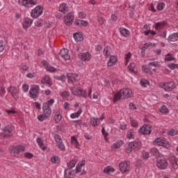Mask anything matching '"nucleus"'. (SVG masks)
I'll return each instance as SVG.
<instances>
[{
	"label": "nucleus",
	"instance_id": "69168bd1",
	"mask_svg": "<svg viewBox=\"0 0 178 178\" xmlns=\"http://www.w3.org/2000/svg\"><path fill=\"white\" fill-rule=\"evenodd\" d=\"M55 102V100L54 99H51L47 102V104L49 106H51V105H54V103Z\"/></svg>",
	"mask_w": 178,
	"mask_h": 178
},
{
	"label": "nucleus",
	"instance_id": "58836bf2",
	"mask_svg": "<svg viewBox=\"0 0 178 178\" xmlns=\"http://www.w3.org/2000/svg\"><path fill=\"white\" fill-rule=\"evenodd\" d=\"M140 84L142 87L146 88L147 86H149V81L146 79H141L140 81Z\"/></svg>",
	"mask_w": 178,
	"mask_h": 178
},
{
	"label": "nucleus",
	"instance_id": "cd10ccee",
	"mask_svg": "<svg viewBox=\"0 0 178 178\" xmlns=\"http://www.w3.org/2000/svg\"><path fill=\"white\" fill-rule=\"evenodd\" d=\"M73 37L75 40V41H76V42H80L81 41H83V40H84V38H83V35L80 34V33H74Z\"/></svg>",
	"mask_w": 178,
	"mask_h": 178
},
{
	"label": "nucleus",
	"instance_id": "412c9836",
	"mask_svg": "<svg viewBox=\"0 0 178 178\" xmlns=\"http://www.w3.org/2000/svg\"><path fill=\"white\" fill-rule=\"evenodd\" d=\"M32 24H33V19L29 17H26L24 19L23 27L24 29H29V27H30V26H31Z\"/></svg>",
	"mask_w": 178,
	"mask_h": 178
},
{
	"label": "nucleus",
	"instance_id": "bb28decb",
	"mask_svg": "<svg viewBox=\"0 0 178 178\" xmlns=\"http://www.w3.org/2000/svg\"><path fill=\"white\" fill-rule=\"evenodd\" d=\"M36 141L40 147V148H41V149H43V151H45V149H47V147H45L44 145V140H42V138H38L36 139Z\"/></svg>",
	"mask_w": 178,
	"mask_h": 178
},
{
	"label": "nucleus",
	"instance_id": "9d476101",
	"mask_svg": "<svg viewBox=\"0 0 178 178\" xmlns=\"http://www.w3.org/2000/svg\"><path fill=\"white\" fill-rule=\"evenodd\" d=\"M54 139L56 143H57V147L60 149L61 151H64L65 149V145H63V142L62 141V138L59 134H56L54 135Z\"/></svg>",
	"mask_w": 178,
	"mask_h": 178
},
{
	"label": "nucleus",
	"instance_id": "680f3d73",
	"mask_svg": "<svg viewBox=\"0 0 178 178\" xmlns=\"http://www.w3.org/2000/svg\"><path fill=\"white\" fill-rule=\"evenodd\" d=\"M142 70L145 73H149V68H148L147 66H143Z\"/></svg>",
	"mask_w": 178,
	"mask_h": 178
},
{
	"label": "nucleus",
	"instance_id": "c756f323",
	"mask_svg": "<svg viewBox=\"0 0 178 178\" xmlns=\"http://www.w3.org/2000/svg\"><path fill=\"white\" fill-rule=\"evenodd\" d=\"M120 33L121 35H122L123 37H129V35H130V33L129 32V30L124 28H120Z\"/></svg>",
	"mask_w": 178,
	"mask_h": 178
},
{
	"label": "nucleus",
	"instance_id": "f8f14e48",
	"mask_svg": "<svg viewBox=\"0 0 178 178\" xmlns=\"http://www.w3.org/2000/svg\"><path fill=\"white\" fill-rule=\"evenodd\" d=\"M24 152V147H23V145H17L14 147L11 151H10V154L11 155H20V152Z\"/></svg>",
	"mask_w": 178,
	"mask_h": 178
},
{
	"label": "nucleus",
	"instance_id": "7ed1b4c3",
	"mask_svg": "<svg viewBox=\"0 0 178 178\" xmlns=\"http://www.w3.org/2000/svg\"><path fill=\"white\" fill-rule=\"evenodd\" d=\"M156 166L161 170L168 168V161L165 157L159 156L156 159Z\"/></svg>",
	"mask_w": 178,
	"mask_h": 178
},
{
	"label": "nucleus",
	"instance_id": "dca6fc26",
	"mask_svg": "<svg viewBox=\"0 0 178 178\" xmlns=\"http://www.w3.org/2000/svg\"><path fill=\"white\" fill-rule=\"evenodd\" d=\"M67 52H69V50H67V49H62L60 51L59 55L65 60H69V59H70V56L69 55V54H67Z\"/></svg>",
	"mask_w": 178,
	"mask_h": 178
},
{
	"label": "nucleus",
	"instance_id": "5fc2aeb1",
	"mask_svg": "<svg viewBox=\"0 0 178 178\" xmlns=\"http://www.w3.org/2000/svg\"><path fill=\"white\" fill-rule=\"evenodd\" d=\"M22 5L25 6V8H29V0H21Z\"/></svg>",
	"mask_w": 178,
	"mask_h": 178
},
{
	"label": "nucleus",
	"instance_id": "13d9d810",
	"mask_svg": "<svg viewBox=\"0 0 178 178\" xmlns=\"http://www.w3.org/2000/svg\"><path fill=\"white\" fill-rule=\"evenodd\" d=\"M127 125H126V124H124V122H121L120 125V129L121 130H126V129H127Z\"/></svg>",
	"mask_w": 178,
	"mask_h": 178
},
{
	"label": "nucleus",
	"instance_id": "6e6d98bb",
	"mask_svg": "<svg viewBox=\"0 0 178 178\" xmlns=\"http://www.w3.org/2000/svg\"><path fill=\"white\" fill-rule=\"evenodd\" d=\"M60 96H61L63 99L67 98V97H69V92L65 91V92H62V93L60 94Z\"/></svg>",
	"mask_w": 178,
	"mask_h": 178
},
{
	"label": "nucleus",
	"instance_id": "e433bc0d",
	"mask_svg": "<svg viewBox=\"0 0 178 178\" xmlns=\"http://www.w3.org/2000/svg\"><path fill=\"white\" fill-rule=\"evenodd\" d=\"M104 173L106 175H109L111 172H115V169L113 168H111L109 166L105 167L104 169Z\"/></svg>",
	"mask_w": 178,
	"mask_h": 178
},
{
	"label": "nucleus",
	"instance_id": "2f4dec72",
	"mask_svg": "<svg viewBox=\"0 0 178 178\" xmlns=\"http://www.w3.org/2000/svg\"><path fill=\"white\" fill-rule=\"evenodd\" d=\"M83 112V110L81 109V108H80L78 111V112L72 113L70 115V118L71 119H76V118H79V116H80V115H81V113Z\"/></svg>",
	"mask_w": 178,
	"mask_h": 178
},
{
	"label": "nucleus",
	"instance_id": "5701e85b",
	"mask_svg": "<svg viewBox=\"0 0 178 178\" xmlns=\"http://www.w3.org/2000/svg\"><path fill=\"white\" fill-rule=\"evenodd\" d=\"M84 165H86L85 160H82L81 161H80L76 165L75 173H76V174L80 173V172H81V168H83V166H84Z\"/></svg>",
	"mask_w": 178,
	"mask_h": 178
},
{
	"label": "nucleus",
	"instance_id": "37998d69",
	"mask_svg": "<svg viewBox=\"0 0 178 178\" xmlns=\"http://www.w3.org/2000/svg\"><path fill=\"white\" fill-rule=\"evenodd\" d=\"M51 113H52V110L51 108L43 110V114L46 116V118H50Z\"/></svg>",
	"mask_w": 178,
	"mask_h": 178
},
{
	"label": "nucleus",
	"instance_id": "e2e57ef3",
	"mask_svg": "<svg viewBox=\"0 0 178 178\" xmlns=\"http://www.w3.org/2000/svg\"><path fill=\"white\" fill-rule=\"evenodd\" d=\"M47 109H50L49 106L47 103H44L42 105V110L46 111Z\"/></svg>",
	"mask_w": 178,
	"mask_h": 178
},
{
	"label": "nucleus",
	"instance_id": "72a5a7b5",
	"mask_svg": "<svg viewBox=\"0 0 178 178\" xmlns=\"http://www.w3.org/2000/svg\"><path fill=\"white\" fill-rule=\"evenodd\" d=\"M128 69L130 72H132V73H134L135 74L137 73V69L136 68V64L131 63L128 66Z\"/></svg>",
	"mask_w": 178,
	"mask_h": 178
},
{
	"label": "nucleus",
	"instance_id": "aec40b11",
	"mask_svg": "<svg viewBox=\"0 0 178 178\" xmlns=\"http://www.w3.org/2000/svg\"><path fill=\"white\" fill-rule=\"evenodd\" d=\"M170 163H171L172 169H175V170L178 169L177 160L175 156H171L170 158Z\"/></svg>",
	"mask_w": 178,
	"mask_h": 178
},
{
	"label": "nucleus",
	"instance_id": "6ab92c4d",
	"mask_svg": "<svg viewBox=\"0 0 178 178\" xmlns=\"http://www.w3.org/2000/svg\"><path fill=\"white\" fill-rule=\"evenodd\" d=\"M74 24L75 26H78V27H87L88 26V22L83 19H76Z\"/></svg>",
	"mask_w": 178,
	"mask_h": 178
},
{
	"label": "nucleus",
	"instance_id": "c03bdc74",
	"mask_svg": "<svg viewBox=\"0 0 178 178\" xmlns=\"http://www.w3.org/2000/svg\"><path fill=\"white\" fill-rule=\"evenodd\" d=\"M76 161L74 160H72L71 161H70L69 163H67V166H68V168L67 169H73V168H74V166H76Z\"/></svg>",
	"mask_w": 178,
	"mask_h": 178
},
{
	"label": "nucleus",
	"instance_id": "20e7f679",
	"mask_svg": "<svg viewBox=\"0 0 178 178\" xmlns=\"http://www.w3.org/2000/svg\"><path fill=\"white\" fill-rule=\"evenodd\" d=\"M2 131L3 132L1 134V137H3V138L12 137L13 127H12V125L10 124L6 125L2 129Z\"/></svg>",
	"mask_w": 178,
	"mask_h": 178
},
{
	"label": "nucleus",
	"instance_id": "8fccbe9b",
	"mask_svg": "<svg viewBox=\"0 0 178 178\" xmlns=\"http://www.w3.org/2000/svg\"><path fill=\"white\" fill-rule=\"evenodd\" d=\"M164 8H165V3H160L156 6L157 10H163Z\"/></svg>",
	"mask_w": 178,
	"mask_h": 178
},
{
	"label": "nucleus",
	"instance_id": "f03ea898",
	"mask_svg": "<svg viewBox=\"0 0 178 178\" xmlns=\"http://www.w3.org/2000/svg\"><path fill=\"white\" fill-rule=\"evenodd\" d=\"M156 145H159V147H163L164 148H170V145L169 144V141L165 138H157L154 141Z\"/></svg>",
	"mask_w": 178,
	"mask_h": 178
},
{
	"label": "nucleus",
	"instance_id": "79ce46f5",
	"mask_svg": "<svg viewBox=\"0 0 178 178\" xmlns=\"http://www.w3.org/2000/svg\"><path fill=\"white\" fill-rule=\"evenodd\" d=\"M42 82L44 83L45 84H49L51 86V78H49L48 76H45L42 79Z\"/></svg>",
	"mask_w": 178,
	"mask_h": 178
},
{
	"label": "nucleus",
	"instance_id": "0eeeda50",
	"mask_svg": "<svg viewBox=\"0 0 178 178\" xmlns=\"http://www.w3.org/2000/svg\"><path fill=\"white\" fill-rule=\"evenodd\" d=\"M119 168L121 173H127L130 172V162L122 161L119 164Z\"/></svg>",
	"mask_w": 178,
	"mask_h": 178
},
{
	"label": "nucleus",
	"instance_id": "c9c22d12",
	"mask_svg": "<svg viewBox=\"0 0 178 178\" xmlns=\"http://www.w3.org/2000/svg\"><path fill=\"white\" fill-rule=\"evenodd\" d=\"M62 119V115H60V111H57L56 113V115L54 117V120L56 123H59L60 122V120Z\"/></svg>",
	"mask_w": 178,
	"mask_h": 178
},
{
	"label": "nucleus",
	"instance_id": "603ef678",
	"mask_svg": "<svg viewBox=\"0 0 178 178\" xmlns=\"http://www.w3.org/2000/svg\"><path fill=\"white\" fill-rule=\"evenodd\" d=\"M47 72H50L51 73H54V72H56V68L52 67V66H49L47 67Z\"/></svg>",
	"mask_w": 178,
	"mask_h": 178
},
{
	"label": "nucleus",
	"instance_id": "052dcab7",
	"mask_svg": "<svg viewBox=\"0 0 178 178\" xmlns=\"http://www.w3.org/2000/svg\"><path fill=\"white\" fill-rule=\"evenodd\" d=\"M177 133H176V131L175 129H170V131H168V136H176Z\"/></svg>",
	"mask_w": 178,
	"mask_h": 178
},
{
	"label": "nucleus",
	"instance_id": "4c0bfd02",
	"mask_svg": "<svg viewBox=\"0 0 178 178\" xmlns=\"http://www.w3.org/2000/svg\"><path fill=\"white\" fill-rule=\"evenodd\" d=\"M160 112L163 115H166L167 113H169V109L166 106H163L160 108Z\"/></svg>",
	"mask_w": 178,
	"mask_h": 178
},
{
	"label": "nucleus",
	"instance_id": "473e14b6",
	"mask_svg": "<svg viewBox=\"0 0 178 178\" xmlns=\"http://www.w3.org/2000/svg\"><path fill=\"white\" fill-rule=\"evenodd\" d=\"M90 123L93 127H96V126L99 124V118H90Z\"/></svg>",
	"mask_w": 178,
	"mask_h": 178
},
{
	"label": "nucleus",
	"instance_id": "ea45409f",
	"mask_svg": "<svg viewBox=\"0 0 178 178\" xmlns=\"http://www.w3.org/2000/svg\"><path fill=\"white\" fill-rule=\"evenodd\" d=\"M51 162L52 163H60V159H59V156H51Z\"/></svg>",
	"mask_w": 178,
	"mask_h": 178
},
{
	"label": "nucleus",
	"instance_id": "49530a36",
	"mask_svg": "<svg viewBox=\"0 0 178 178\" xmlns=\"http://www.w3.org/2000/svg\"><path fill=\"white\" fill-rule=\"evenodd\" d=\"M71 143L72 144H74L75 147L78 148L79 147V141H77V138H76L74 136L71 137Z\"/></svg>",
	"mask_w": 178,
	"mask_h": 178
},
{
	"label": "nucleus",
	"instance_id": "ddd939ff",
	"mask_svg": "<svg viewBox=\"0 0 178 178\" xmlns=\"http://www.w3.org/2000/svg\"><path fill=\"white\" fill-rule=\"evenodd\" d=\"M74 19V15L72 13H69L67 15L64 17V20L66 26H72L73 24V19Z\"/></svg>",
	"mask_w": 178,
	"mask_h": 178
},
{
	"label": "nucleus",
	"instance_id": "a878e982",
	"mask_svg": "<svg viewBox=\"0 0 178 178\" xmlns=\"http://www.w3.org/2000/svg\"><path fill=\"white\" fill-rule=\"evenodd\" d=\"M116 56H111L109 60L107 63V66H113V65H116Z\"/></svg>",
	"mask_w": 178,
	"mask_h": 178
},
{
	"label": "nucleus",
	"instance_id": "393cba45",
	"mask_svg": "<svg viewBox=\"0 0 178 178\" xmlns=\"http://www.w3.org/2000/svg\"><path fill=\"white\" fill-rule=\"evenodd\" d=\"M59 11L61 12V13L69 12V6H67V4L63 3L59 6Z\"/></svg>",
	"mask_w": 178,
	"mask_h": 178
},
{
	"label": "nucleus",
	"instance_id": "4468645a",
	"mask_svg": "<svg viewBox=\"0 0 178 178\" xmlns=\"http://www.w3.org/2000/svg\"><path fill=\"white\" fill-rule=\"evenodd\" d=\"M8 91L10 92L15 99H17V98H19V90H17L16 87L10 86L8 88Z\"/></svg>",
	"mask_w": 178,
	"mask_h": 178
},
{
	"label": "nucleus",
	"instance_id": "b1692460",
	"mask_svg": "<svg viewBox=\"0 0 178 178\" xmlns=\"http://www.w3.org/2000/svg\"><path fill=\"white\" fill-rule=\"evenodd\" d=\"M64 177L65 178H73L74 177V173L70 169H65L64 172Z\"/></svg>",
	"mask_w": 178,
	"mask_h": 178
},
{
	"label": "nucleus",
	"instance_id": "7c9ffc66",
	"mask_svg": "<svg viewBox=\"0 0 178 178\" xmlns=\"http://www.w3.org/2000/svg\"><path fill=\"white\" fill-rule=\"evenodd\" d=\"M177 39H178V33H177L170 35L168 37V41H171L172 42H175V41H177Z\"/></svg>",
	"mask_w": 178,
	"mask_h": 178
},
{
	"label": "nucleus",
	"instance_id": "f257e3e1",
	"mask_svg": "<svg viewBox=\"0 0 178 178\" xmlns=\"http://www.w3.org/2000/svg\"><path fill=\"white\" fill-rule=\"evenodd\" d=\"M133 97V91L129 88L121 89L119 92L115 94L113 98V102H118V99H127V98H131Z\"/></svg>",
	"mask_w": 178,
	"mask_h": 178
},
{
	"label": "nucleus",
	"instance_id": "a211bd4d",
	"mask_svg": "<svg viewBox=\"0 0 178 178\" xmlns=\"http://www.w3.org/2000/svg\"><path fill=\"white\" fill-rule=\"evenodd\" d=\"M79 58H80L81 60L86 62V60H90L91 59V54H90L89 52L79 53Z\"/></svg>",
	"mask_w": 178,
	"mask_h": 178
},
{
	"label": "nucleus",
	"instance_id": "423d86ee",
	"mask_svg": "<svg viewBox=\"0 0 178 178\" xmlns=\"http://www.w3.org/2000/svg\"><path fill=\"white\" fill-rule=\"evenodd\" d=\"M43 8L42 6H38L31 11V17L33 19H37V17H40L41 15L43 13Z\"/></svg>",
	"mask_w": 178,
	"mask_h": 178
},
{
	"label": "nucleus",
	"instance_id": "c85d7f7f",
	"mask_svg": "<svg viewBox=\"0 0 178 178\" xmlns=\"http://www.w3.org/2000/svg\"><path fill=\"white\" fill-rule=\"evenodd\" d=\"M135 129H129L127 133V137L129 138V140L134 139V133H135Z\"/></svg>",
	"mask_w": 178,
	"mask_h": 178
},
{
	"label": "nucleus",
	"instance_id": "09e8293b",
	"mask_svg": "<svg viewBox=\"0 0 178 178\" xmlns=\"http://www.w3.org/2000/svg\"><path fill=\"white\" fill-rule=\"evenodd\" d=\"M45 119H48V118L45 116L44 114H40L38 115V120H40V122H44Z\"/></svg>",
	"mask_w": 178,
	"mask_h": 178
},
{
	"label": "nucleus",
	"instance_id": "774afa93",
	"mask_svg": "<svg viewBox=\"0 0 178 178\" xmlns=\"http://www.w3.org/2000/svg\"><path fill=\"white\" fill-rule=\"evenodd\" d=\"M84 137L86 140H91V138H92V137L88 134H84Z\"/></svg>",
	"mask_w": 178,
	"mask_h": 178
},
{
	"label": "nucleus",
	"instance_id": "1a4fd4ad",
	"mask_svg": "<svg viewBox=\"0 0 178 178\" xmlns=\"http://www.w3.org/2000/svg\"><path fill=\"white\" fill-rule=\"evenodd\" d=\"M161 88H163L165 90V91H172V90H174V88H176V85L175 84V82L171 81V82H168V83H161L160 85Z\"/></svg>",
	"mask_w": 178,
	"mask_h": 178
},
{
	"label": "nucleus",
	"instance_id": "f3484780",
	"mask_svg": "<svg viewBox=\"0 0 178 178\" xmlns=\"http://www.w3.org/2000/svg\"><path fill=\"white\" fill-rule=\"evenodd\" d=\"M67 77L68 80V83H76L77 81V79H79V75L76 74H72V73H68L67 74Z\"/></svg>",
	"mask_w": 178,
	"mask_h": 178
},
{
	"label": "nucleus",
	"instance_id": "3c124183",
	"mask_svg": "<svg viewBox=\"0 0 178 178\" xmlns=\"http://www.w3.org/2000/svg\"><path fill=\"white\" fill-rule=\"evenodd\" d=\"M168 67L171 69V70H175V69H177L178 65L175 63H170L168 65Z\"/></svg>",
	"mask_w": 178,
	"mask_h": 178
},
{
	"label": "nucleus",
	"instance_id": "39448f33",
	"mask_svg": "<svg viewBox=\"0 0 178 178\" xmlns=\"http://www.w3.org/2000/svg\"><path fill=\"white\" fill-rule=\"evenodd\" d=\"M72 94L74 95H78L79 97H83V98H87V92L86 90L79 89V88L73 87L70 88Z\"/></svg>",
	"mask_w": 178,
	"mask_h": 178
},
{
	"label": "nucleus",
	"instance_id": "864d4df0",
	"mask_svg": "<svg viewBox=\"0 0 178 178\" xmlns=\"http://www.w3.org/2000/svg\"><path fill=\"white\" fill-rule=\"evenodd\" d=\"M149 66H154V67H158L159 66V62H150L149 63Z\"/></svg>",
	"mask_w": 178,
	"mask_h": 178
},
{
	"label": "nucleus",
	"instance_id": "2eb2a0df",
	"mask_svg": "<svg viewBox=\"0 0 178 178\" xmlns=\"http://www.w3.org/2000/svg\"><path fill=\"white\" fill-rule=\"evenodd\" d=\"M167 26H168V22H166L165 21H162V22H156L154 24V29L155 30H156V31H161L162 29H163L164 27H166Z\"/></svg>",
	"mask_w": 178,
	"mask_h": 178
},
{
	"label": "nucleus",
	"instance_id": "4d7b16f0",
	"mask_svg": "<svg viewBox=\"0 0 178 178\" xmlns=\"http://www.w3.org/2000/svg\"><path fill=\"white\" fill-rule=\"evenodd\" d=\"M29 86L27 84H24L22 86V90L24 92H27L29 91Z\"/></svg>",
	"mask_w": 178,
	"mask_h": 178
},
{
	"label": "nucleus",
	"instance_id": "a18cd8bd",
	"mask_svg": "<svg viewBox=\"0 0 178 178\" xmlns=\"http://www.w3.org/2000/svg\"><path fill=\"white\" fill-rule=\"evenodd\" d=\"M176 58L175 57L170 56V54H168L165 56V60H167V62H172V60H175Z\"/></svg>",
	"mask_w": 178,
	"mask_h": 178
},
{
	"label": "nucleus",
	"instance_id": "a19ab883",
	"mask_svg": "<svg viewBox=\"0 0 178 178\" xmlns=\"http://www.w3.org/2000/svg\"><path fill=\"white\" fill-rule=\"evenodd\" d=\"M111 51V47H106L104 49L103 54H104V56L108 57V56H109V55H111V51Z\"/></svg>",
	"mask_w": 178,
	"mask_h": 178
},
{
	"label": "nucleus",
	"instance_id": "0e129e2a",
	"mask_svg": "<svg viewBox=\"0 0 178 178\" xmlns=\"http://www.w3.org/2000/svg\"><path fill=\"white\" fill-rule=\"evenodd\" d=\"M5 49V45L2 41H0V52H2Z\"/></svg>",
	"mask_w": 178,
	"mask_h": 178
},
{
	"label": "nucleus",
	"instance_id": "bf43d9fd",
	"mask_svg": "<svg viewBox=\"0 0 178 178\" xmlns=\"http://www.w3.org/2000/svg\"><path fill=\"white\" fill-rule=\"evenodd\" d=\"M131 126H133V127H137L138 126L137 121H136L135 120H131Z\"/></svg>",
	"mask_w": 178,
	"mask_h": 178
},
{
	"label": "nucleus",
	"instance_id": "f704fd0d",
	"mask_svg": "<svg viewBox=\"0 0 178 178\" xmlns=\"http://www.w3.org/2000/svg\"><path fill=\"white\" fill-rule=\"evenodd\" d=\"M150 154L154 156H160L161 154H159V151L158 149L154 147L150 149Z\"/></svg>",
	"mask_w": 178,
	"mask_h": 178
},
{
	"label": "nucleus",
	"instance_id": "4be33fe9",
	"mask_svg": "<svg viewBox=\"0 0 178 178\" xmlns=\"http://www.w3.org/2000/svg\"><path fill=\"white\" fill-rule=\"evenodd\" d=\"M123 145V140H118L113 144L111 146V149H119L121 146Z\"/></svg>",
	"mask_w": 178,
	"mask_h": 178
},
{
	"label": "nucleus",
	"instance_id": "6e6552de",
	"mask_svg": "<svg viewBox=\"0 0 178 178\" xmlns=\"http://www.w3.org/2000/svg\"><path fill=\"white\" fill-rule=\"evenodd\" d=\"M40 86L38 85H34L29 90V95L31 98H38V95L40 94Z\"/></svg>",
	"mask_w": 178,
	"mask_h": 178
},
{
	"label": "nucleus",
	"instance_id": "de8ad7c7",
	"mask_svg": "<svg viewBox=\"0 0 178 178\" xmlns=\"http://www.w3.org/2000/svg\"><path fill=\"white\" fill-rule=\"evenodd\" d=\"M131 143H132V145L135 149L141 145V142L140 140H135L134 142H131Z\"/></svg>",
	"mask_w": 178,
	"mask_h": 178
},
{
	"label": "nucleus",
	"instance_id": "338daca9",
	"mask_svg": "<svg viewBox=\"0 0 178 178\" xmlns=\"http://www.w3.org/2000/svg\"><path fill=\"white\" fill-rule=\"evenodd\" d=\"M97 20L99 24H104V18H102V17H98Z\"/></svg>",
	"mask_w": 178,
	"mask_h": 178
},
{
	"label": "nucleus",
	"instance_id": "9b49d317",
	"mask_svg": "<svg viewBox=\"0 0 178 178\" xmlns=\"http://www.w3.org/2000/svg\"><path fill=\"white\" fill-rule=\"evenodd\" d=\"M140 134L148 135L151 134V125L145 124L142 126L138 130Z\"/></svg>",
	"mask_w": 178,
	"mask_h": 178
}]
</instances>
